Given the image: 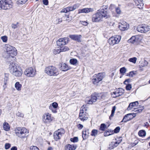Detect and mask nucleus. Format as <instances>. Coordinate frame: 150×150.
<instances>
[{
  "label": "nucleus",
  "instance_id": "nucleus-37",
  "mask_svg": "<svg viewBox=\"0 0 150 150\" xmlns=\"http://www.w3.org/2000/svg\"><path fill=\"white\" fill-rule=\"evenodd\" d=\"M82 137L83 140L86 139L88 137V134H87L83 130L82 132Z\"/></svg>",
  "mask_w": 150,
  "mask_h": 150
},
{
  "label": "nucleus",
  "instance_id": "nucleus-22",
  "mask_svg": "<svg viewBox=\"0 0 150 150\" xmlns=\"http://www.w3.org/2000/svg\"><path fill=\"white\" fill-rule=\"evenodd\" d=\"M139 104V103L137 101L130 103L127 108L128 110H130L133 108H135L137 107L138 106Z\"/></svg>",
  "mask_w": 150,
  "mask_h": 150
},
{
  "label": "nucleus",
  "instance_id": "nucleus-35",
  "mask_svg": "<svg viewBox=\"0 0 150 150\" xmlns=\"http://www.w3.org/2000/svg\"><path fill=\"white\" fill-rule=\"evenodd\" d=\"M137 38L136 37L133 36L128 41L129 42L134 43L135 42L137 41Z\"/></svg>",
  "mask_w": 150,
  "mask_h": 150
},
{
  "label": "nucleus",
  "instance_id": "nucleus-27",
  "mask_svg": "<svg viewBox=\"0 0 150 150\" xmlns=\"http://www.w3.org/2000/svg\"><path fill=\"white\" fill-rule=\"evenodd\" d=\"M78 5L77 4H75L73 6H68L67 7V10L68 12L73 11L76 9L78 7Z\"/></svg>",
  "mask_w": 150,
  "mask_h": 150
},
{
  "label": "nucleus",
  "instance_id": "nucleus-46",
  "mask_svg": "<svg viewBox=\"0 0 150 150\" xmlns=\"http://www.w3.org/2000/svg\"><path fill=\"white\" fill-rule=\"evenodd\" d=\"M137 59L136 57H133L130 58L129 59V61L131 62H132L134 63H135L136 62Z\"/></svg>",
  "mask_w": 150,
  "mask_h": 150
},
{
  "label": "nucleus",
  "instance_id": "nucleus-50",
  "mask_svg": "<svg viewBox=\"0 0 150 150\" xmlns=\"http://www.w3.org/2000/svg\"><path fill=\"white\" fill-rule=\"evenodd\" d=\"M4 75V80L6 81H8L9 79V74L8 73H5Z\"/></svg>",
  "mask_w": 150,
  "mask_h": 150
},
{
  "label": "nucleus",
  "instance_id": "nucleus-24",
  "mask_svg": "<svg viewBox=\"0 0 150 150\" xmlns=\"http://www.w3.org/2000/svg\"><path fill=\"white\" fill-rule=\"evenodd\" d=\"M63 38L59 39L56 42L57 45L59 47L66 45Z\"/></svg>",
  "mask_w": 150,
  "mask_h": 150
},
{
  "label": "nucleus",
  "instance_id": "nucleus-64",
  "mask_svg": "<svg viewBox=\"0 0 150 150\" xmlns=\"http://www.w3.org/2000/svg\"><path fill=\"white\" fill-rule=\"evenodd\" d=\"M17 149L16 146H14L11 148L10 150H17Z\"/></svg>",
  "mask_w": 150,
  "mask_h": 150
},
{
  "label": "nucleus",
  "instance_id": "nucleus-29",
  "mask_svg": "<svg viewBox=\"0 0 150 150\" xmlns=\"http://www.w3.org/2000/svg\"><path fill=\"white\" fill-rule=\"evenodd\" d=\"M69 62L71 64L76 66L78 64V61L75 58H71L70 59Z\"/></svg>",
  "mask_w": 150,
  "mask_h": 150
},
{
  "label": "nucleus",
  "instance_id": "nucleus-58",
  "mask_svg": "<svg viewBox=\"0 0 150 150\" xmlns=\"http://www.w3.org/2000/svg\"><path fill=\"white\" fill-rule=\"evenodd\" d=\"M142 64V67H145L147 66L148 64V62L146 60H144L143 63Z\"/></svg>",
  "mask_w": 150,
  "mask_h": 150
},
{
  "label": "nucleus",
  "instance_id": "nucleus-19",
  "mask_svg": "<svg viewBox=\"0 0 150 150\" xmlns=\"http://www.w3.org/2000/svg\"><path fill=\"white\" fill-rule=\"evenodd\" d=\"M94 11V9L93 8H85L81 9H79V10L78 13H87L90 12H92Z\"/></svg>",
  "mask_w": 150,
  "mask_h": 150
},
{
  "label": "nucleus",
  "instance_id": "nucleus-55",
  "mask_svg": "<svg viewBox=\"0 0 150 150\" xmlns=\"http://www.w3.org/2000/svg\"><path fill=\"white\" fill-rule=\"evenodd\" d=\"M42 2L43 4L46 6H47L49 4V1L48 0H42Z\"/></svg>",
  "mask_w": 150,
  "mask_h": 150
},
{
  "label": "nucleus",
  "instance_id": "nucleus-44",
  "mask_svg": "<svg viewBox=\"0 0 150 150\" xmlns=\"http://www.w3.org/2000/svg\"><path fill=\"white\" fill-rule=\"evenodd\" d=\"M11 147V144L9 143H6L4 146L5 149L6 150L9 149Z\"/></svg>",
  "mask_w": 150,
  "mask_h": 150
},
{
  "label": "nucleus",
  "instance_id": "nucleus-59",
  "mask_svg": "<svg viewBox=\"0 0 150 150\" xmlns=\"http://www.w3.org/2000/svg\"><path fill=\"white\" fill-rule=\"evenodd\" d=\"M16 115L17 116L21 117H23L24 116V115L22 113H21L20 112H18L17 113Z\"/></svg>",
  "mask_w": 150,
  "mask_h": 150
},
{
  "label": "nucleus",
  "instance_id": "nucleus-8",
  "mask_svg": "<svg viewBox=\"0 0 150 150\" xmlns=\"http://www.w3.org/2000/svg\"><path fill=\"white\" fill-rule=\"evenodd\" d=\"M24 73L26 76L28 77H33L36 74L35 69L32 67L26 69L24 71Z\"/></svg>",
  "mask_w": 150,
  "mask_h": 150
},
{
  "label": "nucleus",
  "instance_id": "nucleus-17",
  "mask_svg": "<svg viewBox=\"0 0 150 150\" xmlns=\"http://www.w3.org/2000/svg\"><path fill=\"white\" fill-rule=\"evenodd\" d=\"M119 28L121 30L124 31L129 28V25L126 22H122L119 25Z\"/></svg>",
  "mask_w": 150,
  "mask_h": 150
},
{
  "label": "nucleus",
  "instance_id": "nucleus-31",
  "mask_svg": "<svg viewBox=\"0 0 150 150\" xmlns=\"http://www.w3.org/2000/svg\"><path fill=\"white\" fill-rule=\"evenodd\" d=\"M28 0H16V4L17 5L23 4H25Z\"/></svg>",
  "mask_w": 150,
  "mask_h": 150
},
{
  "label": "nucleus",
  "instance_id": "nucleus-10",
  "mask_svg": "<svg viewBox=\"0 0 150 150\" xmlns=\"http://www.w3.org/2000/svg\"><path fill=\"white\" fill-rule=\"evenodd\" d=\"M64 131L63 129H58L57 131H55L54 133V138L55 141H57L60 139L62 137V134L64 133Z\"/></svg>",
  "mask_w": 150,
  "mask_h": 150
},
{
  "label": "nucleus",
  "instance_id": "nucleus-21",
  "mask_svg": "<svg viewBox=\"0 0 150 150\" xmlns=\"http://www.w3.org/2000/svg\"><path fill=\"white\" fill-rule=\"evenodd\" d=\"M136 5L139 9H142L144 6L143 0H134Z\"/></svg>",
  "mask_w": 150,
  "mask_h": 150
},
{
  "label": "nucleus",
  "instance_id": "nucleus-56",
  "mask_svg": "<svg viewBox=\"0 0 150 150\" xmlns=\"http://www.w3.org/2000/svg\"><path fill=\"white\" fill-rule=\"evenodd\" d=\"M144 109V107H142V108H141L140 109L136 110L135 112H137L138 113H140L142 112V110Z\"/></svg>",
  "mask_w": 150,
  "mask_h": 150
},
{
  "label": "nucleus",
  "instance_id": "nucleus-41",
  "mask_svg": "<svg viewBox=\"0 0 150 150\" xmlns=\"http://www.w3.org/2000/svg\"><path fill=\"white\" fill-rule=\"evenodd\" d=\"M87 110V109L85 107L83 108V106L81 107V108L80 109V112H82V111L83 112V113H85V114H88V113H87L86 111Z\"/></svg>",
  "mask_w": 150,
  "mask_h": 150
},
{
  "label": "nucleus",
  "instance_id": "nucleus-39",
  "mask_svg": "<svg viewBox=\"0 0 150 150\" xmlns=\"http://www.w3.org/2000/svg\"><path fill=\"white\" fill-rule=\"evenodd\" d=\"M70 140L71 142L73 143L77 142L79 141L78 138L77 137H75L73 138H70Z\"/></svg>",
  "mask_w": 150,
  "mask_h": 150
},
{
  "label": "nucleus",
  "instance_id": "nucleus-16",
  "mask_svg": "<svg viewBox=\"0 0 150 150\" xmlns=\"http://www.w3.org/2000/svg\"><path fill=\"white\" fill-rule=\"evenodd\" d=\"M96 92L93 93L91 96V98L88 101V103L90 104H92L93 103L95 102L97 99V96H96Z\"/></svg>",
  "mask_w": 150,
  "mask_h": 150
},
{
  "label": "nucleus",
  "instance_id": "nucleus-62",
  "mask_svg": "<svg viewBox=\"0 0 150 150\" xmlns=\"http://www.w3.org/2000/svg\"><path fill=\"white\" fill-rule=\"evenodd\" d=\"M11 27L12 28L14 29L17 28L18 27L17 25V24H16L13 23L11 25Z\"/></svg>",
  "mask_w": 150,
  "mask_h": 150
},
{
  "label": "nucleus",
  "instance_id": "nucleus-6",
  "mask_svg": "<svg viewBox=\"0 0 150 150\" xmlns=\"http://www.w3.org/2000/svg\"><path fill=\"white\" fill-rule=\"evenodd\" d=\"M15 132L16 135L22 138H25L26 137V134L29 132L25 127L16 128L15 130Z\"/></svg>",
  "mask_w": 150,
  "mask_h": 150
},
{
  "label": "nucleus",
  "instance_id": "nucleus-2",
  "mask_svg": "<svg viewBox=\"0 0 150 150\" xmlns=\"http://www.w3.org/2000/svg\"><path fill=\"white\" fill-rule=\"evenodd\" d=\"M101 8L97 10L95 14L92 17V21L93 22H100L103 21V8Z\"/></svg>",
  "mask_w": 150,
  "mask_h": 150
},
{
  "label": "nucleus",
  "instance_id": "nucleus-30",
  "mask_svg": "<svg viewBox=\"0 0 150 150\" xmlns=\"http://www.w3.org/2000/svg\"><path fill=\"white\" fill-rule=\"evenodd\" d=\"M15 86L17 90L19 91L21 90L22 85L19 82H16L15 84Z\"/></svg>",
  "mask_w": 150,
  "mask_h": 150
},
{
  "label": "nucleus",
  "instance_id": "nucleus-45",
  "mask_svg": "<svg viewBox=\"0 0 150 150\" xmlns=\"http://www.w3.org/2000/svg\"><path fill=\"white\" fill-rule=\"evenodd\" d=\"M120 71L121 74H124L126 72V69L125 67H123L120 69Z\"/></svg>",
  "mask_w": 150,
  "mask_h": 150
},
{
  "label": "nucleus",
  "instance_id": "nucleus-48",
  "mask_svg": "<svg viewBox=\"0 0 150 150\" xmlns=\"http://www.w3.org/2000/svg\"><path fill=\"white\" fill-rule=\"evenodd\" d=\"M80 23L84 26H87L88 24V23L86 21H80Z\"/></svg>",
  "mask_w": 150,
  "mask_h": 150
},
{
  "label": "nucleus",
  "instance_id": "nucleus-14",
  "mask_svg": "<svg viewBox=\"0 0 150 150\" xmlns=\"http://www.w3.org/2000/svg\"><path fill=\"white\" fill-rule=\"evenodd\" d=\"M58 107V104L57 102L52 103L49 106V109L54 113L57 112V109Z\"/></svg>",
  "mask_w": 150,
  "mask_h": 150
},
{
  "label": "nucleus",
  "instance_id": "nucleus-1",
  "mask_svg": "<svg viewBox=\"0 0 150 150\" xmlns=\"http://www.w3.org/2000/svg\"><path fill=\"white\" fill-rule=\"evenodd\" d=\"M7 62H8V64H9V69L10 72L16 77L21 76L23 73L22 69L19 68V67L16 66V64L13 62L6 60Z\"/></svg>",
  "mask_w": 150,
  "mask_h": 150
},
{
  "label": "nucleus",
  "instance_id": "nucleus-7",
  "mask_svg": "<svg viewBox=\"0 0 150 150\" xmlns=\"http://www.w3.org/2000/svg\"><path fill=\"white\" fill-rule=\"evenodd\" d=\"M121 39V37L120 35H116L110 38L108 40L109 44L111 45L118 44Z\"/></svg>",
  "mask_w": 150,
  "mask_h": 150
},
{
  "label": "nucleus",
  "instance_id": "nucleus-32",
  "mask_svg": "<svg viewBox=\"0 0 150 150\" xmlns=\"http://www.w3.org/2000/svg\"><path fill=\"white\" fill-rule=\"evenodd\" d=\"M45 116L44 117L45 118V119L48 120L49 122L51 121L52 119L51 118V114H50L48 113H45Z\"/></svg>",
  "mask_w": 150,
  "mask_h": 150
},
{
  "label": "nucleus",
  "instance_id": "nucleus-18",
  "mask_svg": "<svg viewBox=\"0 0 150 150\" xmlns=\"http://www.w3.org/2000/svg\"><path fill=\"white\" fill-rule=\"evenodd\" d=\"M77 147L76 145L68 144L64 147V150H75Z\"/></svg>",
  "mask_w": 150,
  "mask_h": 150
},
{
  "label": "nucleus",
  "instance_id": "nucleus-3",
  "mask_svg": "<svg viewBox=\"0 0 150 150\" xmlns=\"http://www.w3.org/2000/svg\"><path fill=\"white\" fill-rule=\"evenodd\" d=\"M5 47L6 48V52L9 56L6 58V59L8 60L10 59L11 58H13L14 56L17 54V50L14 47L9 45H5Z\"/></svg>",
  "mask_w": 150,
  "mask_h": 150
},
{
  "label": "nucleus",
  "instance_id": "nucleus-40",
  "mask_svg": "<svg viewBox=\"0 0 150 150\" xmlns=\"http://www.w3.org/2000/svg\"><path fill=\"white\" fill-rule=\"evenodd\" d=\"M1 39L4 42L6 43L8 40V37L6 35L1 36Z\"/></svg>",
  "mask_w": 150,
  "mask_h": 150
},
{
  "label": "nucleus",
  "instance_id": "nucleus-60",
  "mask_svg": "<svg viewBox=\"0 0 150 150\" xmlns=\"http://www.w3.org/2000/svg\"><path fill=\"white\" fill-rule=\"evenodd\" d=\"M67 7L63 8L60 11L61 13H67L68 12Z\"/></svg>",
  "mask_w": 150,
  "mask_h": 150
},
{
  "label": "nucleus",
  "instance_id": "nucleus-38",
  "mask_svg": "<svg viewBox=\"0 0 150 150\" xmlns=\"http://www.w3.org/2000/svg\"><path fill=\"white\" fill-rule=\"evenodd\" d=\"M96 96H97V99H102V97L103 96V93H96Z\"/></svg>",
  "mask_w": 150,
  "mask_h": 150
},
{
  "label": "nucleus",
  "instance_id": "nucleus-23",
  "mask_svg": "<svg viewBox=\"0 0 150 150\" xmlns=\"http://www.w3.org/2000/svg\"><path fill=\"white\" fill-rule=\"evenodd\" d=\"M121 141L118 142H117L113 141L110 144L109 148L110 149H112L117 147Z\"/></svg>",
  "mask_w": 150,
  "mask_h": 150
},
{
  "label": "nucleus",
  "instance_id": "nucleus-28",
  "mask_svg": "<svg viewBox=\"0 0 150 150\" xmlns=\"http://www.w3.org/2000/svg\"><path fill=\"white\" fill-rule=\"evenodd\" d=\"M110 13L108 10L104 11V18L105 19H110Z\"/></svg>",
  "mask_w": 150,
  "mask_h": 150
},
{
  "label": "nucleus",
  "instance_id": "nucleus-43",
  "mask_svg": "<svg viewBox=\"0 0 150 150\" xmlns=\"http://www.w3.org/2000/svg\"><path fill=\"white\" fill-rule=\"evenodd\" d=\"M116 108L115 106H114L113 107L112 110L111 111V114L110 115V118L112 117L114 115V113L115 112V111L116 110Z\"/></svg>",
  "mask_w": 150,
  "mask_h": 150
},
{
  "label": "nucleus",
  "instance_id": "nucleus-15",
  "mask_svg": "<svg viewBox=\"0 0 150 150\" xmlns=\"http://www.w3.org/2000/svg\"><path fill=\"white\" fill-rule=\"evenodd\" d=\"M59 68L61 70L65 71L71 69V67L65 63H62L59 65Z\"/></svg>",
  "mask_w": 150,
  "mask_h": 150
},
{
  "label": "nucleus",
  "instance_id": "nucleus-57",
  "mask_svg": "<svg viewBox=\"0 0 150 150\" xmlns=\"http://www.w3.org/2000/svg\"><path fill=\"white\" fill-rule=\"evenodd\" d=\"M77 127L79 129H81L83 128V126L81 124H78L77 125Z\"/></svg>",
  "mask_w": 150,
  "mask_h": 150
},
{
  "label": "nucleus",
  "instance_id": "nucleus-12",
  "mask_svg": "<svg viewBox=\"0 0 150 150\" xmlns=\"http://www.w3.org/2000/svg\"><path fill=\"white\" fill-rule=\"evenodd\" d=\"M69 37L71 40L76 41L77 42H81V39L82 36L81 35H69Z\"/></svg>",
  "mask_w": 150,
  "mask_h": 150
},
{
  "label": "nucleus",
  "instance_id": "nucleus-5",
  "mask_svg": "<svg viewBox=\"0 0 150 150\" xmlns=\"http://www.w3.org/2000/svg\"><path fill=\"white\" fill-rule=\"evenodd\" d=\"M45 72L50 76H57L59 74L58 69L52 66H49L46 67Z\"/></svg>",
  "mask_w": 150,
  "mask_h": 150
},
{
  "label": "nucleus",
  "instance_id": "nucleus-25",
  "mask_svg": "<svg viewBox=\"0 0 150 150\" xmlns=\"http://www.w3.org/2000/svg\"><path fill=\"white\" fill-rule=\"evenodd\" d=\"M4 129L6 131H9L10 129V127L9 124L6 122H5L3 124Z\"/></svg>",
  "mask_w": 150,
  "mask_h": 150
},
{
  "label": "nucleus",
  "instance_id": "nucleus-61",
  "mask_svg": "<svg viewBox=\"0 0 150 150\" xmlns=\"http://www.w3.org/2000/svg\"><path fill=\"white\" fill-rule=\"evenodd\" d=\"M7 81L4 80V85H3V87H4V89H5L6 87V85L7 84Z\"/></svg>",
  "mask_w": 150,
  "mask_h": 150
},
{
  "label": "nucleus",
  "instance_id": "nucleus-53",
  "mask_svg": "<svg viewBox=\"0 0 150 150\" xmlns=\"http://www.w3.org/2000/svg\"><path fill=\"white\" fill-rule=\"evenodd\" d=\"M115 11L118 14H120L121 13V11L119 7L116 8Z\"/></svg>",
  "mask_w": 150,
  "mask_h": 150
},
{
  "label": "nucleus",
  "instance_id": "nucleus-4",
  "mask_svg": "<svg viewBox=\"0 0 150 150\" xmlns=\"http://www.w3.org/2000/svg\"><path fill=\"white\" fill-rule=\"evenodd\" d=\"M13 3L11 0H1L0 1V10H7L12 8Z\"/></svg>",
  "mask_w": 150,
  "mask_h": 150
},
{
  "label": "nucleus",
  "instance_id": "nucleus-51",
  "mask_svg": "<svg viewBox=\"0 0 150 150\" xmlns=\"http://www.w3.org/2000/svg\"><path fill=\"white\" fill-rule=\"evenodd\" d=\"M30 150H40L39 149L35 146H31L30 147Z\"/></svg>",
  "mask_w": 150,
  "mask_h": 150
},
{
  "label": "nucleus",
  "instance_id": "nucleus-63",
  "mask_svg": "<svg viewBox=\"0 0 150 150\" xmlns=\"http://www.w3.org/2000/svg\"><path fill=\"white\" fill-rule=\"evenodd\" d=\"M110 135H111V134L110 133V132L108 131L105 132L104 133V135L105 136H108Z\"/></svg>",
  "mask_w": 150,
  "mask_h": 150
},
{
  "label": "nucleus",
  "instance_id": "nucleus-36",
  "mask_svg": "<svg viewBox=\"0 0 150 150\" xmlns=\"http://www.w3.org/2000/svg\"><path fill=\"white\" fill-rule=\"evenodd\" d=\"M137 30L139 32L144 33L143 25L138 26L137 28Z\"/></svg>",
  "mask_w": 150,
  "mask_h": 150
},
{
  "label": "nucleus",
  "instance_id": "nucleus-52",
  "mask_svg": "<svg viewBox=\"0 0 150 150\" xmlns=\"http://www.w3.org/2000/svg\"><path fill=\"white\" fill-rule=\"evenodd\" d=\"M132 88V85L131 84H128L126 86V88L127 90H130Z\"/></svg>",
  "mask_w": 150,
  "mask_h": 150
},
{
  "label": "nucleus",
  "instance_id": "nucleus-34",
  "mask_svg": "<svg viewBox=\"0 0 150 150\" xmlns=\"http://www.w3.org/2000/svg\"><path fill=\"white\" fill-rule=\"evenodd\" d=\"M138 135L140 137H145L146 135V132L145 130H140L138 132Z\"/></svg>",
  "mask_w": 150,
  "mask_h": 150
},
{
  "label": "nucleus",
  "instance_id": "nucleus-49",
  "mask_svg": "<svg viewBox=\"0 0 150 150\" xmlns=\"http://www.w3.org/2000/svg\"><path fill=\"white\" fill-rule=\"evenodd\" d=\"M136 74V71H131L129 72V73L127 75V76L130 77H133L134 75Z\"/></svg>",
  "mask_w": 150,
  "mask_h": 150
},
{
  "label": "nucleus",
  "instance_id": "nucleus-9",
  "mask_svg": "<svg viewBox=\"0 0 150 150\" xmlns=\"http://www.w3.org/2000/svg\"><path fill=\"white\" fill-rule=\"evenodd\" d=\"M92 78V82L94 84L97 83L103 79V73H99L96 76H93Z\"/></svg>",
  "mask_w": 150,
  "mask_h": 150
},
{
  "label": "nucleus",
  "instance_id": "nucleus-47",
  "mask_svg": "<svg viewBox=\"0 0 150 150\" xmlns=\"http://www.w3.org/2000/svg\"><path fill=\"white\" fill-rule=\"evenodd\" d=\"M63 38L64 39V40L65 43L64 44H66V45L70 41V40L69 38L64 37Z\"/></svg>",
  "mask_w": 150,
  "mask_h": 150
},
{
  "label": "nucleus",
  "instance_id": "nucleus-33",
  "mask_svg": "<svg viewBox=\"0 0 150 150\" xmlns=\"http://www.w3.org/2000/svg\"><path fill=\"white\" fill-rule=\"evenodd\" d=\"M144 33H146L150 30L149 26L147 25H143Z\"/></svg>",
  "mask_w": 150,
  "mask_h": 150
},
{
  "label": "nucleus",
  "instance_id": "nucleus-11",
  "mask_svg": "<svg viewBox=\"0 0 150 150\" xmlns=\"http://www.w3.org/2000/svg\"><path fill=\"white\" fill-rule=\"evenodd\" d=\"M124 93V90L121 88L117 89L115 91L111 93L113 98H116L122 95Z\"/></svg>",
  "mask_w": 150,
  "mask_h": 150
},
{
  "label": "nucleus",
  "instance_id": "nucleus-54",
  "mask_svg": "<svg viewBox=\"0 0 150 150\" xmlns=\"http://www.w3.org/2000/svg\"><path fill=\"white\" fill-rule=\"evenodd\" d=\"M120 127H116L114 130V132L116 133H118L120 131Z\"/></svg>",
  "mask_w": 150,
  "mask_h": 150
},
{
  "label": "nucleus",
  "instance_id": "nucleus-42",
  "mask_svg": "<svg viewBox=\"0 0 150 150\" xmlns=\"http://www.w3.org/2000/svg\"><path fill=\"white\" fill-rule=\"evenodd\" d=\"M60 47H61V49L62 52H65L66 51H67L69 50V47H68L67 46H62Z\"/></svg>",
  "mask_w": 150,
  "mask_h": 150
},
{
  "label": "nucleus",
  "instance_id": "nucleus-26",
  "mask_svg": "<svg viewBox=\"0 0 150 150\" xmlns=\"http://www.w3.org/2000/svg\"><path fill=\"white\" fill-rule=\"evenodd\" d=\"M131 115V114L129 113L125 115L124 117L122 120V121L121 122H126L128 121L131 120V118L130 117H129Z\"/></svg>",
  "mask_w": 150,
  "mask_h": 150
},
{
  "label": "nucleus",
  "instance_id": "nucleus-13",
  "mask_svg": "<svg viewBox=\"0 0 150 150\" xmlns=\"http://www.w3.org/2000/svg\"><path fill=\"white\" fill-rule=\"evenodd\" d=\"M103 131V123L101 124L99 128V130L98 131L97 129H93L91 132V135L92 136H96L98 132L99 133H102Z\"/></svg>",
  "mask_w": 150,
  "mask_h": 150
},
{
  "label": "nucleus",
  "instance_id": "nucleus-20",
  "mask_svg": "<svg viewBox=\"0 0 150 150\" xmlns=\"http://www.w3.org/2000/svg\"><path fill=\"white\" fill-rule=\"evenodd\" d=\"M82 112H79V117L81 121L84 122L85 121L87 120L88 118V117L87 116H87L88 114L84 113H83V111Z\"/></svg>",
  "mask_w": 150,
  "mask_h": 150
}]
</instances>
